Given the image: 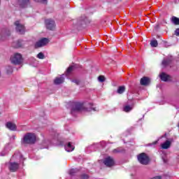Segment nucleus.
Segmentation results:
<instances>
[{
  "label": "nucleus",
  "mask_w": 179,
  "mask_h": 179,
  "mask_svg": "<svg viewBox=\"0 0 179 179\" xmlns=\"http://www.w3.org/2000/svg\"><path fill=\"white\" fill-rule=\"evenodd\" d=\"M171 64V60L170 59H164L162 61V65L164 66H167V65H170Z\"/></svg>",
  "instance_id": "obj_27"
},
{
  "label": "nucleus",
  "mask_w": 179,
  "mask_h": 179,
  "mask_svg": "<svg viewBox=\"0 0 179 179\" xmlns=\"http://www.w3.org/2000/svg\"><path fill=\"white\" fill-rule=\"evenodd\" d=\"M45 24L48 30H54L55 29V21L52 19L45 20Z\"/></svg>",
  "instance_id": "obj_13"
},
{
  "label": "nucleus",
  "mask_w": 179,
  "mask_h": 179,
  "mask_svg": "<svg viewBox=\"0 0 179 179\" xmlns=\"http://www.w3.org/2000/svg\"><path fill=\"white\" fill-rule=\"evenodd\" d=\"M166 134H165L164 136H166Z\"/></svg>",
  "instance_id": "obj_46"
},
{
  "label": "nucleus",
  "mask_w": 179,
  "mask_h": 179,
  "mask_svg": "<svg viewBox=\"0 0 179 179\" xmlns=\"http://www.w3.org/2000/svg\"><path fill=\"white\" fill-rule=\"evenodd\" d=\"M83 110V103L73 102L71 104V114L75 115V113L82 111Z\"/></svg>",
  "instance_id": "obj_5"
},
{
  "label": "nucleus",
  "mask_w": 179,
  "mask_h": 179,
  "mask_svg": "<svg viewBox=\"0 0 179 179\" xmlns=\"http://www.w3.org/2000/svg\"><path fill=\"white\" fill-rule=\"evenodd\" d=\"M15 31L18 34H24L26 33V28H24V25L20 24L19 21L15 22Z\"/></svg>",
  "instance_id": "obj_9"
},
{
  "label": "nucleus",
  "mask_w": 179,
  "mask_h": 179,
  "mask_svg": "<svg viewBox=\"0 0 179 179\" xmlns=\"http://www.w3.org/2000/svg\"><path fill=\"white\" fill-rule=\"evenodd\" d=\"M133 108H134V105H131V106L127 105L123 107V111H124V113H129V111H132Z\"/></svg>",
  "instance_id": "obj_24"
},
{
  "label": "nucleus",
  "mask_w": 179,
  "mask_h": 179,
  "mask_svg": "<svg viewBox=\"0 0 179 179\" xmlns=\"http://www.w3.org/2000/svg\"><path fill=\"white\" fill-rule=\"evenodd\" d=\"M171 22H172V23H173V24L178 25L179 24V18L176 16H173L171 17Z\"/></svg>",
  "instance_id": "obj_26"
},
{
  "label": "nucleus",
  "mask_w": 179,
  "mask_h": 179,
  "mask_svg": "<svg viewBox=\"0 0 179 179\" xmlns=\"http://www.w3.org/2000/svg\"><path fill=\"white\" fill-rule=\"evenodd\" d=\"M72 82H73V83H76V85H80V81L79 80H72Z\"/></svg>",
  "instance_id": "obj_39"
},
{
  "label": "nucleus",
  "mask_w": 179,
  "mask_h": 179,
  "mask_svg": "<svg viewBox=\"0 0 179 179\" xmlns=\"http://www.w3.org/2000/svg\"><path fill=\"white\" fill-rule=\"evenodd\" d=\"M150 45L152 48L157 47V45H159V43H157V40H152V41H151Z\"/></svg>",
  "instance_id": "obj_31"
},
{
  "label": "nucleus",
  "mask_w": 179,
  "mask_h": 179,
  "mask_svg": "<svg viewBox=\"0 0 179 179\" xmlns=\"http://www.w3.org/2000/svg\"><path fill=\"white\" fill-rule=\"evenodd\" d=\"M124 152V150H120V148H115L113 150V153H122Z\"/></svg>",
  "instance_id": "obj_35"
},
{
  "label": "nucleus",
  "mask_w": 179,
  "mask_h": 179,
  "mask_svg": "<svg viewBox=\"0 0 179 179\" xmlns=\"http://www.w3.org/2000/svg\"><path fill=\"white\" fill-rule=\"evenodd\" d=\"M24 45H26V41L23 39H18L12 44L14 48H24Z\"/></svg>",
  "instance_id": "obj_11"
},
{
  "label": "nucleus",
  "mask_w": 179,
  "mask_h": 179,
  "mask_svg": "<svg viewBox=\"0 0 179 179\" xmlns=\"http://www.w3.org/2000/svg\"><path fill=\"white\" fill-rule=\"evenodd\" d=\"M129 131H134V128L133 127L130 128L129 130H127V132H129Z\"/></svg>",
  "instance_id": "obj_44"
},
{
  "label": "nucleus",
  "mask_w": 179,
  "mask_h": 179,
  "mask_svg": "<svg viewBox=\"0 0 179 179\" xmlns=\"http://www.w3.org/2000/svg\"><path fill=\"white\" fill-rule=\"evenodd\" d=\"M175 34L176 36H179V28L176 29Z\"/></svg>",
  "instance_id": "obj_40"
},
{
  "label": "nucleus",
  "mask_w": 179,
  "mask_h": 179,
  "mask_svg": "<svg viewBox=\"0 0 179 179\" xmlns=\"http://www.w3.org/2000/svg\"><path fill=\"white\" fill-rule=\"evenodd\" d=\"M124 92H125V86L122 85V86L118 87L117 90V93L118 94H122V93H124Z\"/></svg>",
  "instance_id": "obj_25"
},
{
  "label": "nucleus",
  "mask_w": 179,
  "mask_h": 179,
  "mask_svg": "<svg viewBox=\"0 0 179 179\" xmlns=\"http://www.w3.org/2000/svg\"><path fill=\"white\" fill-rule=\"evenodd\" d=\"M103 163L106 167H113L115 164L114 159L111 157H106L103 159Z\"/></svg>",
  "instance_id": "obj_12"
},
{
  "label": "nucleus",
  "mask_w": 179,
  "mask_h": 179,
  "mask_svg": "<svg viewBox=\"0 0 179 179\" xmlns=\"http://www.w3.org/2000/svg\"><path fill=\"white\" fill-rule=\"evenodd\" d=\"M161 146L162 149H169L171 146V141L166 140Z\"/></svg>",
  "instance_id": "obj_22"
},
{
  "label": "nucleus",
  "mask_w": 179,
  "mask_h": 179,
  "mask_svg": "<svg viewBox=\"0 0 179 179\" xmlns=\"http://www.w3.org/2000/svg\"><path fill=\"white\" fill-rule=\"evenodd\" d=\"M89 106H90V108L87 109V110L88 111H97V110L96 109L95 107H93V103H89Z\"/></svg>",
  "instance_id": "obj_32"
},
{
  "label": "nucleus",
  "mask_w": 179,
  "mask_h": 179,
  "mask_svg": "<svg viewBox=\"0 0 179 179\" xmlns=\"http://www.w3.org/2000/svg\"><path fill=\"white\" fill-rule=\"evenodd\" d=\"M13 73V67H12V66H8L6 68V73H8V75H10V73Z\"/></svg>",
  "instance_id": "obj_30"
},
{
  "label": "nucleus",
  "mask_w": 179,
  "mask_h": 179,
  "mask_svg": "<svg viewBox=\"0 0 179 179\" xmlns=\"http://www.w3.org/2000/svg\"><path fill=\"white\" fill-rule=\"evenodd\" d=\"M69 175L71 176V177H75V176H79V170L78 169H71L69 171Z\"/></svg>",
  "instance_id": "obj_23"
},
{
  "label": "nucleus",
  "mask_w": 179,
  "mask_h": 179,
  "mask_svg": "<svg viewBox=\"0 0 179 179\" xmlns=\"http://www.w3.org/2000/svg\"><path fill=\"white\" fill-rule=\"evenodd\" d=\"M64 76H65L64 74L62 75L60 77L56 78L54 80L55 85H62V83H64L65 81V78H64Z\"/></svg>",
  "instance_id": "obj_19"
},
{
  "label": "nucleus",
  "mask_w": 179,
  "mask_h": 179,
  "mask_svg": "<svg viewBox=\"0 0 179 179\" xmlns=\"http://www.w3.org/2000/svg\"><path fill=\"white\" fill-rule=\"evenodd\" d=\"M37 141V136L34 133L27 132L21 138V145H34Z\"/></svg>",
  "instance_id": "obj_1"
},
{
  "label": "nucleus",
  "mask_w": 179,
  "mask_h": 179,
  "mask_svg": "<svg viewBox=\"0 0 179 179\" xmlns=\"http://www.w3.org/2000/svg\"><path fill=\"white\" fill-rule=\"evenodd\" d=\"M37 58H38L39 59H44V58H45V56L44 55V53L41 52L37 55Z\"/></svg>",
  "instance_id": "obj_33"
},
{
  "label": "nucleus",
  "mask_w": 179,
  "mask_h": 179,
  "mask_svg": "<svg viewBox=\"0 0 179 179\" xmlns=\"http://www.w3.org/2000/svg\"><path fill=\"white\" fill-rule=\"evenodd\" d=\"M159 142V140L154 141L153 143H150L146 144L145 146H148L150 148H156V145H157V143Z\"/></svg>",
  "instance_id": "obj_29"
},
{
  "label": "nucleus",
  "mask_w": 179,
  "mask_h": 179,
  "mask_svg": "<svg viewBox=\"0 0 179 179\" xmlns=\"http://www.w3.org/2000/svg\"><path fill=\"white\" fill-rule=\"evenodd\" d=\"M31 4V2L30 1V0H17V5L21 9H26L27 8H29V6H30Z\"/></svg>",
  "instance_id": "obj_10"
},
{
  "label": "nucleus",
  "mask_w": 179,
  "mask_h": 179,
  "mask_svg": "<svg viewBox=\"0 0 179 179\" xmlns=\"http://www.w3.org/2000/svg\"><path fill=\"white\" fill-rule=\"evenodd\" d=\"M137 159L141 164L148 166L150 162V158L146 153L142 152L137 156Z\"/></svg>",
  "instance_id": "obj_4"
},
{
  "label": "nucleus",
  "mask_w": 179,
  "mask_h": 179,
  "mask_svg": "<svg viewBox=\"0 0 179 179\" xmlns=\"http://www.w3.org/2000/svg\"><path fill=\"white\" fill-rule=\"evenodd\" d=\"M81 179H89V175L84 173L80 176Z\"/></svg>",
  "instance_id": "obj_37"
},
{
  "label": "nucleus",
  "mask_w": 179,
  "mask_h": 179,
  "mask_svg": "<svg viewBox=\"0 0 179 179\" xmlns=\"http://www.w3.org/2000/svg\"><path fill=\"white\" fill-rule=\"evenodd\" d=\"M15 139H16V136L13 135V136L10 137V141H15Z\"/></svg>",
  "instance_id": "obj_42"
},
{
  "label": "nucleus",
  "mask_w": 179,
  "mask_h": 179,
  "mask_svg": "<svg viewBox=\"0 0 179 179\" xmlns=\"http://www.w3.org/2000/svg\"><path fill=\"white\" fill-rule=\"evenodd\" d=\"M101 146H102V148H106V142L102 141V142L101 143Z\"/></svg>",
  "instance_id": "obj_41"
},
{
  "label": "nucleus",
  "mask_w": 179,
  "mask_h": 179,
  "mask_svg": "<svg viewBox=\"0 0 179 179\" xmlns=\"http://www.w3.org/2000/svg\"><path fill=\"white\" fill-rule=\"evenodd\" d=\"M58 133H54V136L52 140H44L42 142V146H43V149H48V146H51L52 145H56L58 143Z\"/></svg>",
  "instance_id": "obj_2"
},
{
  "label": "nucleus",
  "mask_w": 179,
  "mask_h": 179,
  "mask_svg": "<svg viewBox=\"0 0 179 179\" xmlns=\"http://www.w3.org/2000/svg\"><path fill=\"white\" fill-rule=\"evenodd\" d=\"M50 43L48 38H42L39 41H36L34 44V48H41V47H45Z\"/></svg>",
  "instance_id": "obj_7"
},
{
  "label": "nucleus",
  "mask_w": 179,
  "mask_h": 179,
  "mask_svg": "<svg viewBox=\"0 0 179 179\" xmlns=\"http://www.w3.org/2000/svg\"><path fill=\"white\" fill-rule=\"evenodd\" d=\"M9 152H10V145L9 144H7L5 145L3 150L0 152V156H6V155H8Z\"/></svg>",
  "instance_id": "obj_18"
},
{
  "label": "nucleus",
  "mask_w": 179,
  "mask_h": 179,
  "mask_svg": "<svg viewBox=\"0 0 179 179\" xmlns=\"http://www.w3.org/2000/svg\"><path fill=\"white\" fill-rule=\"evenodd\" d=\"M107 1V2H113V1H114V0H106Z\"/></svg>",
  "instance_id": "obj_45"
},
{
  "label": "nucleus",
  "mask_w": 179,
  "mask_h": 179,
  "mask_svg": "<svg viewBox=\"0 0 179 179\" xmlns=\"http://www.w3.org/2000/svg\"><path fill=\"white\" fill-rule=\"evenodd\" d=\"M159 78L162 82H169L170 79H171V76L170 75L163 72L161 74H159Z\"/></svg>",
  "instance_id": "obj_16"
},
{
  "label": "nucleus",
  "mask_w": 179,
  "mask_h": 179,
  "mask_svg": "<svg viewBox=\"0 0 179 179\" xmlns=\"http://www.w3.org/2000/svg\"><path fill=\"white\" fill-rule=\"evenodd\" d=\"M6 127L10 131H16V129H17V127H16V124L12 122H6Z\"/></svg>",
  "instance_id": "obj_17"
},
{
  "label": "nucleus",
  "mask_w": 179,
  "mask_h": 179,
  "mask_svg": "<svg viewBox=\"0 0 179 179\" xmlns=\"http://www.w3.org/2000/svg\"><path fill=\"white\" fill-rule=\"evenodd\" d=\"M99 149V143H94L86 148V150H97Z\"/></svg>",
  "instance_id": "obj_21"
},
{
  "label": "nucleus",
  "mask_w": 179,
  "mask_h": 179,
  "mask_svg": "<svg viewBox=\"0 0 179 179\" xmlns=\"http://www.w3.org/2000/svg\"><path fill=\"white\" fill-rule=\"evenodd\" d=\"M162 160H163L164 163H167V160L166 159H164V157H162Z\"/></svg>",
  "instance_id": "obj_43"
},
{
  "label": "nucleus",
  "mask_w": 179,
  "mask_h": 179,
  "mask_svg": "<svg viewBox=\"0 0 179 179\" xmlns=\"http://www.w3.org/2000/svg\"><path fill=\"white\" fill-rule=\"evenodd\" d=\"M11 62L14 65H20L23 62V58L20 53H15L13 57H11Z\"/></svg>",
  "instance_id": "obj_8"
},
{
  "label": "nucleus",
  "mask_w": 179,
  "mask_h": 179,
  "mask_svg": "<svg viewBox=\"0 0 179 179\" xmlns=\"http://www.w3.org/2000/svg\"><path fill=\"white\" fill-rule=\"evenodd\" d=\"M57 146H64L66 152H73L75 150V145H72L71 142L65 143L64 141H59L58 138Z\"/></svg>",
  "instance_id": "obj_3"
},
{
  "label": "nucleus",
  "mask_w": 179,
  "mask_h": 179,
  "mask_svg": "<svg viewBox=\"0 0 179 179\" xmlns=\"http://www.w3.org/2000/svg\"><path fill=\"white\" fill-rule=\"evenodd\" d=\"M17 155H19V156L20 157V159H23V155H22V154H20V152L17 151L14 153L13 157H16V156H17Z\"/></svg>",
  "instance_id": "obj_36"
},
{
  "label": "nucleus",
  "mask_w": 179,
  "mask_h": 179,
  "mask_svg": "<svg viewBox=\"0 0 179 179\" xmlns=\"http://www.w3.org/2000/svg\"><path fill=\"white\" fill-rule=\"evenodd\" d=\"M99 82H101V83H103V82L106 81V78L103 76H99L98 77Z\"/></svg>",
  "instance_id": "obj_34"
},
{
  "label": "nucleus",
  "mask_w": 179,
  "mask_h": 179,
  "mask_svg": "<svg viewBox=\"0 0 179 179\" xmlns=\"http://www.w3.org/2000/svg\"><path fill=\"white\" fill-rule=\"evenodd\" d=\"M75 68H76V65L70 66L67 69V70H66V75H69V73H71V72H72V71H73V69H75Z\"/></svg>",
  "instance_id": "obj_28"
},
{
  "label": "nucleus",
  "mask_w": 179,
  "mask_h": 179,
  "mask_svg": "<svg viewBox=\"0 0 179 179\" xmlns=\"http://www.w3.org/2000/svg\"><path fill=\"white\" fill-rule=\"evenodd\" d=\"M90 23L89 18L83 15L80 18L78 19L77 22V26L78 29L80 30L81 29H85L87 24Z\"/></svg>",
  "instance_id": "obj_6"
},
{
  "label": "nucleus",
  "mask_w": 179,
  "mask_h": 179,
  "mask_svg": "<svg viewBox=\"0 0 179 179\" xmlns=\"http://www.w3.org/2000/svg\"><path fill=\"white\" fill-rule=\"evenodd\" d=\"M9 36H10V31L6 28H4L1 30L0 34V40H6V37H9Z\"/></svg>",
  "instance_id": "obj_14"
},
{
  "label": "nucleus",
  "mask_w": 179,
  "mask_h": 179,
  "mask_svg": "<svg viewBox=\"0 0 179 179\" xmlns=\"http://www.w3.org/2000/svg\"><path fill=\"white\" fill-rule=\"evenodd\" d=\"M140 83L142 86H148V85L150 83V78L148 77H143L140 80Z\"/></svg>",
  "instance_id": "obj_20"
},
{
  "label": "nucleus",
  "mask_w": 179,
  "mask_h": 179,
  "mask_svg": "<svg viewBox=\"0 0 179 179\" xmlns=\"http://www.w3.org/2000/svg\"><path fill=\"white\" fill-rule=\"evenodd\" d=\"M35 2H41L42 3H45L47 0H34Z\"/></svg>",
  "instance_id": "obj_38"
},
{
  "label": "nucleus",
  "mask_w": 179,
  "mask_h": 179,
  "mask_svg": "<svg viewBox=\"0 0 179 179\" xmlns=\"http://www.w3.org/2000/svg\"><path fill=\"white\" fill-rule=\"evenodd\" d=\"M10 171L15 173L19 169V164L16 162H10L9 167Z\"/></svg>",
  "instance_id": "obj_15"
}]
</instances>
